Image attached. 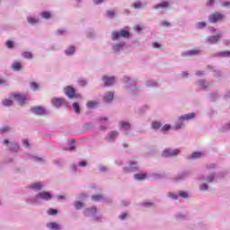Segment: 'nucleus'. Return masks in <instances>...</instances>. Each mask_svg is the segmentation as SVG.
Wrapping results in <instances>:
<instances>
[{"mask_svg": "<svg viewBox=\"0 0 230 230\" xmlns=\"http://www.w3.org/2000/svg\"><path fill=\"white\" fill-rule=\"evenodd\" d=\"M123 39H130V31L122 29L111 32V49L116 55H119L121 51L127 49V41Z\"/></svg>", "mask_w": 230, "mask_h": 230, "instance_id": "nucleus-1", "label": "nucleus"}, {"mask_svg": "<svg viewBox=\"0 0 230 230\" xmlns=\"http://www.w3.org/2000/svg\"><path fill=\"white\" fill-rule=\"evenodd\" d=\"M53 199V195L49 191H42L36 194L34 197L27 198L26 204L36 205L40 204V200L49 201Z\"/></svg>", "mask_w": 230, "mask_h": 230, "instance_id": "nucleus-2", "label": "nucleus"}, {"mask_svg": "<svg viewBox=\"0 0 230 230\" xmlns=\"http://www.w3.org/2000/svg\"><path fill=\"white\" fill-rule=\"evenodd\" d=\"M123 82L126 84V88L131 96H137V94L141 93L139 87L136 85V79H132L131 77L126 75L123 78Z\"/></svg>", "mask_w": 230, "mask_h": 230, "instance_id": "nucleus-3", "label": "nucleus"}, {"mask_svg": "<svg viewBox=\"0 0 230 230\" xmlns=\"http://www.w3.org/2000/svg\"><path fill=\"white\" fill-rule=\"evenodd\" d=\"M119 128L123 130L125 136H128V137H133L134 133H132V124H130L128 120L119 121Z\"/></svg>", "mask_w": 230, "mask_h": 230, "instance_id": "nucleus-4", "label": "nucleus"}, {"mask_svg": "<svg viewBox=\"0 0 230 230\" xmlns=\"http://www.w3.org/2000/svg\"><path fill=\"white\" fill-rule=\"evenodd\" d=\"M85 217H91L96 222H100L103 218L102 214H98V209L96 207L87 208L84 211Z\"/></svg>", "mask_w": 230, "mask_h": 230, "instance_id": "nucleus-5", "label": "nucleus"}, {"mask_svg": "<svg viewBox=\"0 0 230 230\" xmlns=\"http://www.w3.org/2000/svg\"><path fill=\"white\" fill-rule=\"evenodd\" d=\"M226 177V172L222 171L219 172H210L206 178V182L211 183V182H218L220 179H224Z\"/></svg>", "mask_w": 230, "mask_h": 230, "instance_id": "nucleus-6", "label": "nucleus"}, {"mask_svg": "<svg viewBox=\"0 0 230 230\" xmlns=\"http://www.w3.org/2000/svg\"><path fill=\"white\" fill-rule=\"evenodd\" d=\"M102 82L104 87H112L116 84V76L114 75H102Z\"/></svg>", "mask_w": 230, "mask_h": 230, "instance_id": "nucleus-7", "label": "nucleus"}, {"mask_svg": "<svg viewBox=\"0 0 230 230\" xmlns=\"http://www.w3.org/2000/svg\"><path fill=\"white\" fill-rule=\"evenodd\" d=\"M124 173H134V172H139V165L137 162L131 161L129 162L128 166L123 168Z\"/></svg>", "mask_w": 230, "mask_h": 230, "instance_id": "nucleus-8", "label": "nucleus"}, {"mask_svg": "<svg viewBox=\"0 0 230 230\" xmlns=\"http://www.w3.org/2000/svg\"><path fill=\"white\" fill-rule=\"evenodd\" d=\"M225 15L221 13H213L208 15V22H210L212 24H215L220 21H224Z\"/></svg>", "mask_w": 230, "mask_h": 230, "instance_id": "nucleus-9", "label": "nucleus"}, {"mask_svg": "<svg viewBox=\"0 0 230 230\" xmlns=\"http://www.w3.org/2000/svg\"><path fill=\"white\" fill-rule=\"evenodd\" d=\"M118 137H119V131L111 130L105 136L104 139H105V141H107V143H114L116 141V139H118Z\"/></svg>", "mask_w": 230, "mask_h": 230, "instance_id": "nucleus-10", "label": "nucleus"}, {"mask_svg": "<svg viewBox=\"0 0 230 230\" xmlns=\"http://www.w3.org/2000/svg\"><path fill=\"white\" fill-rule=\"evenodd\" d=\"M29 190H32L33 191H41L46 188V182L44 181H36L32 182L28 186Z\"/></svg>", "mask_w": 230, "mask_h": 230, "instance_id": "nucleus-11", "label": "nucleus"}, {"mask_svg": "<svg viewBox=\"0 0 230 230\" xmlns=\"http://www.w3.org/2000/svg\"><path fill=\"white\" fill-rule=\"evenodd\" d=\"M181 154V149L166 148L163 151L162 155L164 157H176Z\"/></svg>", "mask_w": 230, "mask_h": 230, "instance_id": "nucleus-12", "label": "nucleus"}, {"mask_svg": "<svg viewBox=\"0 0 230 230\" xmlns=\"http://www.w3.org/2000/svg\"><path fill=\"white\" fill-rule=\"evenodd\" d=\"M10 98H13L16 102H18L19 105H24L28 98L26 95H22L21 93H11Z\"/></svg>", "mask_w": 230, "mask_h": 230, "instance_id": "nucleus-13", "label": "nucleus"}, {"mask_svg": "<svg viewBox=\"0 0 230 230\" xmlns=\"http://www.w3.org/2000/svg\"><path fill=\"white\" fill-rule=\"evenodd\" d=\"M92 200H93V202H100L101 200H102L104 204H111V202H112V198H107L102 194H97L92 196Z\"/></svg>", "mask_w": 230, "mask_h": 230, "instance_id": "nucleus-14", "label": "nucleus"}, {"mask_svg": "<svg viewBox=\"0 0 230 230\" xmlns=\"http://www.w3.org/2000/svg\"><path fill=\"white\" fill-rule=\"evenodd\" d=\"M52 105L56 107V109H60L62 105H67V100H66L64 97H55L52 99Z\"/></svg>", "mask_w": 230, "mask_h": 230, "instance_id": "nucleus-15", "label": "nucleus"}, {"mask_svg": "<svg viewBox=\"0 0 230 230\" xmlns=\"http://www.w3.org/2000/svg\"><path fill=\"white\" fill-rule=\"evenodd\" d=\"M200 53H202V51L199 49H190V50H186V51L181 52V57H183V58L199 57V55H200Z\"/></svg>", "mask_w": 230, "mask_h": 230, "instance_id": "nucleus-16", "label": "nucleus"}, {"mask_svg": "<svg viewBox=\"0 0 230 230\" xmlns=\"http://www.w3.org/2000/svg\"><path fill=\"white\" fill-rule=\"evenodd\" d=\"M191 173H192L191 170L182 171L176 175L175 180L176 181H186V179H188L189 177H191Z\"/></svg>", "mask_w": 230, "mask_h": 230, "instance_id": "nucleus-17", "label": "nucleus"}, {"mask_svg": "<svg viewBox=\"0 0 230 230\" xmlns=\"http://www.w3.org/2000/svg\"><path fill=\"white\" fill-rule=\"evenodd\" d=\"M64 91H65L66 96H67L69 100H73L75 96H78L76 95V90L73 86H69V85L66 86L64 88Z\"/></svg>", "mask_w": 230, "mask_h": 230, "instance_id": "nucleus-18", "label": "nucleus"}, {"mask_svg": "<svg viewBox=\"0 0 230 230\" xmlns=\"http://www.w3.org/2000/svg\"><path fill=\"white\" fill-rule=\"evenodd\" d=\"M197 118V113L191 112V113H187L183 114L180 117H178L179 121H191V119H195Z\"/></svg>", "mask_w": 230, "mask_h": 230, "instance_id": "nucleus-19", "label": "nucleus"}, {"mask_svg": "<svg viewBox=\"0 0 230 230\" xmlns=\"http://www.w3.org/2000/svg\"><path fill=\"white\" fill-rule=\"evenodd\" d=\"M31 112L36 114V116H43V114H46V110L42 106H35L31 108Z\"/></svg>", "mask_w": 230, "mask_h": 230, "instance_id": "nucleus-20", "label": "nucleus"}, {"mask_svg": "<svg viewBox=\"0 0 230 230\" xmlns=\"http://www.w3.org/2000/svg\"><path fill=\"white\" fill-rule=\"evenodd\" d=\"M103 100L105 103H112V101L114 100V92H106L103 95Z\"/></svg>", "mask_w": 230, "mask_h": 230, "instance_id": "nucleus-21", "label": "nucleus"}, {"mask_svg": "<svg viewBox=\"0 0 230 230\" xmlns=\"http://www.w3.org/2000/svg\"><path fill=\"white\" fill-rule=\"evenodd\" d=\"M221 39H222V34L208 36L207 39V42L208 44H217V42H218V40H220Z\"/></svg>", "mask_w": 230, "mask_h": 230, "instance_id": "nucleus-22", "label": "nucleus"}, {"mask_svg": "<svg viewBox=\"0 0 230 230\" xmlns=\"http://www.w3.org/2000/svg\"><path fill=\"white\" fill-rule=\"evenodd\" d=\"M64 53L66 57H73L76 53V47L71 45L64 50Z\"/></svg>", "mask_w": 230, "mask_h": 230, "instance_id": "nucleus-23", "label": "nucleus"}, {"mask_svg": "<svg viewBox=\"0 0 230 230\" xmlns=\"http://www.w3.org/2000/svg\"><path fill=\"white\" fill-rule=\"evenodd\" d=\"M27 22L31 26H35L36 24H39V22H40V19L39 17H35V16H28Z\"/></svg>", "mask_w": 230, "mask_h": 230, "instance_id": "nucleus-24", "label": "nucleus"}, {"mask_svg": "<svg viewBox=\"0 0 230 230\" xmlns=\"http://www.w3.org/2000/svg\"><path fill=\"white\" fill-rule=\"evenodd\" d=\"M11 69L16 73H19V71L22 70V64L21 62L14 61L11 66Z\"/></svg>", "mask_w": 230, "mask_h": 230, "instance_id": "nucleus-25", "label": "nucleus"}, {"mask_svg": "<svg viewBox=\"0 0 230 230\" xmlns=\"http://www.w3.org/2000/svg\"><path fill=\"white\" fill-rule=\"evenodd\" d=\"M215 57H219L221 58H230V50L217 52Z\"/></svg>", "mask_w": 230, "mask_h": 230, "instance_id": "nucleus-26", "label": "nucleus"}, {"mask_svg": "<svg viewBox=\"0 0 230 230\" xmlns=\"http://www.w3.org/2000/svg\"><path fill=\"white\" fill-rule=\"evenodd\" d=\"M31 161L34 163H39L40 164H42V163H46V160L44 157L37 156V155H31Z\"/></svg>", "mask_w": 230, "mask_h": 230, "instance_id": "nucleus-27", "label": "nucleus"}, {"mask_svg": "<svg viewBox=\"0 0 230 230\" xmlns=\"http://www.w3.org/2000/svg\"><path fill=\"white\" fill-rule=\"evenodd\" d=\"M8 148L9 150H11V152H19V144L17 143H14V142H11L9 145H8Z\"/></svg>", "mask_w": 230, "mask_h": 230, "instance_id": "nucleus-28", "label": "nucleus"}, {"mask_svg": "<svg viewBox=\"0 0 230 230\" xmlns=\"http://www.w3.org/2000/svg\"><path fill=\"white\" fill-rule=\"evenodd\" d=\"M148 111H150V105L144 104V105L139 107L138 114H145V112H148Z\"/></svg>", "mask_w": 230, "mask_h": 230, "instance_id": "nucleus-29", "label": "nucleus"}, {"mask_svg": "<svg viewBox=\"0 0 230 230\" xmlns=\"http://www.w3.org/2000/svg\"><path fill=\"white\" fill-rule=\"evenodd\" d=\"M169 5L170 4H168V2H162L154 5V9L155 10H159L161 8L164 9V8H168Z\"/></svg>", "mask_w": 230, "mask_h": 230, "instance_id": "nucleus-30", "label": "nucleus"}, {"mask_svg": "<svg viewBox=\"0 0 230 230\" xmlns=\"http://www.w3.org/2000/svg\"><path fill=\"white\" fill-rule=\"evenodd\" d=\"M47 227L51 230H60V225H58L55 222L48 223Z\"/></svg>", "mask_w": 230, "mask_h": 230, "instance_id": "nucleus-31", "label": "nucleus"}, {"mask_svg": "<svg viewBox=\"0 0 230 230\" xmlns=\"http://www.w3.org/2000/svg\"><path fill=\"white\" fill-rule=\"evenodd\" d=\"M146 87H159V84H157V81L149 79L146 82Z\"/></svg>", "mask_w": 230, "mask_h": 230, "instance_id": "nucleus-32", "label": "nucleus"}, {"mask_svg": "<svg viewBox=\"0 0 230 230\" xmlns=\"http://www.w3.org/2000/svg\"><path fill=\"white\" fill-rule=\"evenodd\" d=\"M41 19H45L46 21H49V19H51L52 15L51 13L48 12V11H43L40 13Z\"/></svg>", "mask_w": 230, "mask_h": 230, "instance_id": "nucleus-33", "label": "nucleus"}, {"mask_svg": "<svg viewBox=\"0 0 230 230\" xmlns=\"http://www.w3.org/2000/svg\"><path fill=\"white\" fill-rule=\"evenodd\" d=\"M181 128H184V120H179L176 122L173 126L174 130H181Z\"/></svg>", "mask_w": 230, "mask_h": 230, "instance_id": "nucleus-34", "label": "nucleus"}, {"mask_svg": "<svg viewBox=\"0 0 230 230\" xmlns=\"http://www.w3.org/2000/svg\"><path fill=\"white\" fill-rule=\"evenodd\" d=\"M104 17H107L108 19H114L116 17V11L114 10H108L104 13Z\"/></svg>", "mask_w": 230, "mask_h": 230, "instance_id": "nucleus-35", "label": "nucleus"}, {"mask_svg": "<svg viewBox=\"0 0 230 230\" xmlns=\"http://www.w3.org/2000/svg\"><path fill=\"white\" fill-rule=\"evenodd\" d=\"M205 168L208 172H211V170H217V168H218V165H217V164L215 163H209L205 165Z\"/></svg>", "mask_w": 230, "mask_h": 230, "instance_id": "nucleus-36", "label": "nucleus"}, {"mask_svg": "<svg viewBox=\"0 0 230 230\" xmlns=\"http://www.w3.org/2000/svg\"><path fill=\"white\" fill-rule=\"evenodd\" d=\"M200 157H202V153L194 152L190 155H189L187 159H200Z\"/></svg>", "mask_w": 230, "mask_h": 230, "instance_id": "nucleus-37", "label": "nucleus"}, {"mask_svg": "<svg viewBox=\"0 0 230 230\" xmlns=\"http://www.w3.org/2000/svg\"><path fill=\"white\" fill-rule=\"evenodd\" d=\"M206 26H208V23L206 22H198L195 24L196 30H204V28H206Z\"/></svg>", "mask_w": 230, "mask_h": 230, "instance_id": "nucleus-38", "label": "nucleus"}, {"mask_svg": "<svg viewBox=\"0 0 230 230\" xmlns=\"http://www.w3.org/2000/svg\"><path fill=\"white\" fill-rule=\"evenodd\" d=\"M198 85L201 89H208V87H209V83H208L204 80H200L198 82Z\"/></svg>", "mask_w": 230, "mask_h": 230, "instance_id": "nucleus-39", "label": "nucleus"}, {"mask_svg": "<svg viewBox=\"0 0 230 230\" xmlns=\"http://www.w3.org/2000/svg\"><path fill=\"white\" fill-rule=\"evenodd\" d=\"M145 179H146V174H145V173L134 174L135 181H145Z\"/></svg>", "mask_w": 230, "mask_h": 230, "instance_id": "nucleus-40", "label": "nucleus"}, {"mask_svg": "<svg viewBox=\"0 0 230 230\" xmlns=\"http://www.w3.org/2000/svg\"><path fill=\"white\" fill-rule=\"evenodd\" d=\"M73 206L75 208V209L80 210L84 208V202L76 200L74 201Z\"/></svg>", "mask_w": 230, "mask_h": 230, "instance_id": "nucleus-41", "label": "nucleus"}, {"mask_svg": "<svg viewBox=\"0 0 230 230\" xmlns=\"http://www.w3.org/2000/svg\"><path fill=\"white\" fill-rule=\"evenodd\" d=\"M175 218L176 220H186L187 216L182 212H178L175 214Z\"/></svg>", "mask_w": 230, "mask_h": 230, "instance_id": "nucleus-42", "label": "nucleus"}, {"mask_svg": "<svg viewBox=\"0 0 230 230\" xmlns=\"http://www.w3.org/2000/svg\"><path fill=\"white\" fill-rule=\"evenodd\" d=\"M22 58H26L27 60H32L33 59V53L30 51H25L22 53Z\"/></svg>", "mask_w": 230, "mask_h": 230, "instance_id": "nucleus-43", "label": "nucleus"}, {"mask_svg": "<svg viewBox=\"0 0 230 230\" xmlns=\"http://www.w3.org/2000/svg\"><path fill=\"white\" fill-rule=\"evenodd\" d=\"M2 105H4V107H12V105H13V101L10 99H5L2 102Z\"/></svg>", "mask_w": 230, "mask_h": 230, "instance_id": "nucleus-44", "label": "nucleus"}, {"mask_svg": "<svg viewBox=\"0 0 230 230\" xmlns=\"http://www.w3.org/2000/svg\"><path fill=\"white\" fill-rule=\"evenodd\" d=\"M73 109H74L75 114H80L81 109H80V104L78 102L73 103Z\"/></svg>", "mask_w": 230, "mask_h": 230, "instance_id": "nucleus-45", "label": "nucleus"}, {"mask_svg": "<svg viewBox=\"0 0 230 230\" xmlns=\"http://www.w3.org/2000/svg\"><path fill=\"white\" fill-rule=\"evenodd\" d=\"M151 127L154 130H159V128H161V122L154 121Z\"/></svg>", "mask_w": 230, "mask_h": 230, "instance_id": "nucleus-46", "label": "nucleus"}, {"mask_svg": "<svg viewBox=\"0 0 230 230\" xmlns=\"http://www.w3.org/2000/svg\"><path fill=\"white\" fill-rule=\"evenodd\" d=\"M53 163L56 164V166H64V160L62 158H58L54 160Z\"/></svg>", "mask_w": 230, "mask_h": 230, "instance_id": "nucleus-47", "label": "nucleus"}, {"mask_svg": "<svg viewBox=\"0 0 230 230\" xmlns=\"http://www.w3.org/2000/svg\"><path fill=\"white\" fill-rule=\"evenodd\" d=\"M96 105H98V102H93V101H90L86 103L87 109H94V107H96Z\"/></svg>", "mask_w": 230, "mask_h": 230, "instance_id": "nucleus-48", "label": "nucleus"}, {"mask_svg": "<svg viewBox=\"0 0 230 230\" xmlns=\"http://www.w3.org/2000/svg\"><path fill=\"white\" fill-rule=\"evenodd\" d=\"M167 197L169 199H172V200H177V199H179V195L173 193V192H168L167 193Z\"/></svg>", "mask_w": 230, "mask_h": 230, "instance_id": "nucleus-49", "label": "nucleus"}, {"mask_svg": "<svg viewBox=\"0 0 230 230\" xmlns=\"http://www.w3.org/2000/svg\"><path fill=\"white\" fill-rule=\"evenodd\" d=\"M68 31H66V29H58L57 31V35H61V36H66L67 35Z\"/></svg>", "mask_w": 230, "mask_h": 230, "instance_id": "nucleus-50", "label": "nucleus"}, {"mask_svg": "<svg viewBox=\"0 0 230 230\" xmlns=\"http://www.w3.org/2000/svg\"><path fill=\"white\" fill-rule=\"evenodd\" d=\"M11 128L9 126H4L0 128V133L1 134H6V132H10Z\"/></svg>", "mask_w": 230, "mask_h": 230, "instance_id": "nucleus-51", "label": "nucleus"}, {"mask_svg": "<svg viewBox=\"0 0 230 230\" xmlns=\"http://www.w3.org/2000/svg\"><path fill=\"white\" fill-rule=\"evenodd\" d=\"M58 210L56 208H49L48 210V215H50L51 217H54L55 215H58Z\"/></svg>", "mask_w": 230, "mask_h": 230, "instance_id": "nucleus-52", "label": "nucleus"}, {"mask_svg": "<svg viewBox=\"0 0 230 230\" xmlns=\"http://www.w3.org/2000/svg\"><path fill=\"white\" fill-rule=\"evenodd\" d=\"M179 196L181 197V199H189L190 193H188V191H180Z\"/></svg>", "mask_w": 230, "mask_h": 230, "instance_id": "nucleus-53", "label": "nucleus"}, {"mask_svg": "<svg viewBox=\"0 0 230 230\" xmlns=\"http://www.w3.org/2000/svg\"><path fill=\"white\" fill-rule=\"evenodd\" d=\"M208 190H209V186L208 184L203 183L199 185L200 191H208Z\"/></svg>", "mask_w": 230, "mask_h": 230, "instance_id": "nucleus-54", "label": "nucleus"}, {"mask_svg": "<svg viewBox=\"0 0 230 230\" xmlns=\"http://www.w3.org/2000/svg\"><path fill=\"white\" fill-rule=\"evenodd\" d=\"M217 99H218V95H217V93H212L209 94L210 102H217Z\"/></svg>", "mask_w": 230, "mask_h": 230, "instance_id": "nucleus-55", "label": "nucleus"}, {"mask_svg": "<svg viewBox=\"0 0 230 230\" xmlns=\"http://www.w3.org/2000/svg\"><path fill=\"white\" fill-rule=\"evenodd\" d=\"M5 46L9 49H12L14 48L15 46V43L12 40H7L6 43H5Z\"/></svg>", "mask_w": 230, "mask_h": 230, "instance_id": "nucleus-56", "label": "nucleus"}, {"mask_svg": "<svg viewBox=\"0 0 230 230\" xmlns=\"http://www.w3.org/2000/svg\"><path fill=\"white\" fill-rule=\"evenodd\" d=\"M31 89H32V91H39V84L35 82L31 83Z\"/></svg>", "mask_w": 230, "mask_h": 230, "instance_id": "nucleus-57", "label": "nucleus"}, {"mask_svg": "<svg viewBox=\"0 0 230 230\" xmlns=\"http://www.w3.org/2000/svg\"><path fill=\"white\" fill-rule=\"evenodd\" d=\"M58 49H60V48L57 44H52V45L49 46V50L50 51H58Z\"/></svg>", "mask_w": 230, "mask_h": 230, "instance_id": "nucleus-58", "label": "nucleus"}, {"mask_svg": "<svg viewBox=\"0 0 230 230\" xmlns=\"http://www.w3.org/2000/svg\"><path fill=\"white\" fill-rule=\"evenodd\" d=\"M160 24L164 28H170V26H172V23H170V22L168 21H162Z\"/></svg>", "mask_w": 230, "mask_h": 230, "instance_id": "nucleus-59", "label": "nucleus"}, {"mask_svg": "<svg viewBox=\"0 0 230 230\" xmlns=\"http://www.w3.org/2000/svg\"><path fill=\"white\" fill-rule=\"evenodd\" d=\"M230 130V121L222 127V132H227Z\"/></svg>", "mask_w": 230, "mask_h": 230, "instance_id": "nucleus-60", "label": "nucleus"}, {"mask_svg": "<svg viewBox=\"0 0 230 230\" xmlns=\"http://www.w3.org/2000/svg\"><path fill=\"white\" fill-rule=\"evenodd\" d=\"M127 217H128V214L127 212H123L119 216V220H127Z\"/></svg>", "mask_w": 230, "mask_h": 230, "instance_id": "nucleus-61", "label": "nucleus"}, {"mask_svg": "<svg viewBox=\"0 0 230 230\" xmlns=\"http://www.w3.org/2000/svg\"><path fill=\"white\" fill-rule=\"evenodd\" d=\"M142 206H144V208H152V206H154V203L150 201H144L142 202Z\"/></svg>", "mask_w": 230, "mask_h": 230, "instance_id": "nucleus-62", "label": "nucleus"}, {"mask_svg": "<svg viewBox=\"0 0 230 230\" xmlns=\"http://www.w3.org/2000/svg\"><path fill=\"white\" fill-rule=\"evenodd\" d=\"M171 128H172V125L165 124L163 126L162 130H164V132H168V130H170Z\"/></svg>", "mask_w": 230, "mask_h": 230, "instance_id": "nucleus-63", "label": "nucleus"}, {"mask_svg": "<svg viewBox=\"0 0 230 230\" xmlns=\"http://www.w3.org/2000/svg\"><path fill=\"white\" fill-rule=\"evenodd\" d=\"M97 119H98L99 123H106L107 121H109V119L106 117H101Z\"/></svg>", "mask_w": 230, "mask_h": 230, "instance_id": "nucleus-64", "label": "nucleus"}]
</instances>
